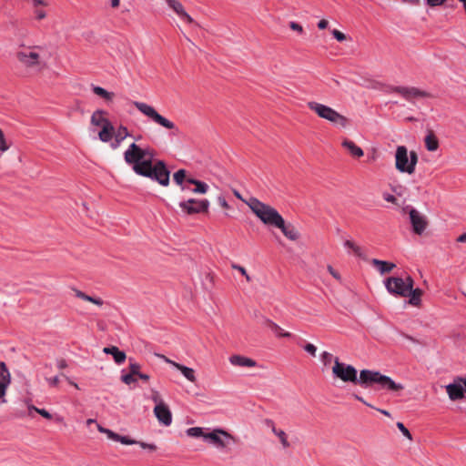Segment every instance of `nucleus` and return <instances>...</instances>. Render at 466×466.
<instances>
[{
	"instance_id": "nucleus-47",
	"label": "nucleus",
	"mask_w": 466,
	"mask_h": 466,
	"mask_svg": "<svg viewBox=\"0 0 466 466\" xmlns=\"http://www.w3.org/2000/svg\"><path fill=\"white\" fill-rule=\"evenodd\" d=\"M218 203L219 204V206L225 209H229L230 207L228 205V203L227 202L226 198L222 196H218Z\"/></svg>"
},
{
	"instance_id": "nucleus-39",
	"label": "nucleus",
	"mask_w": 466,
	"mask_h": 466,
	"mask_svg": "<svg viewBox=\"0 0 466 466\" xmlns=\"http://www.w3.org/2000/svg\"><path fill=\"white\" fill-rule=\"evenodd\" d=\"M136 375H133V374H125V375H122L121 376V380L127 384V385H130L131 383H134L137 381V379L135 378Z\"/></svg>"
},
{
	"instance_id": "nucleus-61",
	"label": "nucleus",
	"mask_w": 466,
	"mask_h": 466,
	"mask_svg": "<svg viewBox=\"0 0 466 466\" xmlns=\"http://www.w3.org/2000/svg\"><path fill=\"white\" fill-rule=\"evenodd\" d=\"M57 367L60 369V370H63V369H66L67 367V363L65 360H57Z\"/></svg>"
},
{
	"instance_id": "nucleus-63",
	"label": "nucleus",
	"mask_w": 466,
	"mask_h": 466,
	"mask_svg": "<svg viewBox=\"0 0 466 466\" xmlns=\"http://www.w3.org/2000/svg\"><path fill=\"white\" fill-rule=\"evenodd\" d=\"M139 379L143 380H149V376L147 374H144V373H141L139 372V374L137 375Z\"/></svg>"
},
{
	"instance_id": "nucleus-25",
	"label": "nucleus",
	"mask_w": 466,
	"mask_h": 466,
	"mask_svg": "<svg viewBox=\"0 0 466 466\" xmlns=\"http://www.w3.org/2000/svg\"><path fill=\"white\" fill-rule=\"evenodd\" d=\"M114 135L115 127L112 123H109L106 126L101 127V130L98 132V138L102 142L107 143L112 139Z\"/></svg>"
},
{
	"instance_id": "nucleus-16",
	"label": "nucleus",
	"mask_w": 466,
	"mask_h": 466,
	"mask_svg": "<svg viewBox=\"0 0 466 466\" xmlns=\"http://www.w3.org/2000/svg\"><path fill=\"white\" fill-rule=\"evenodd\" d=\"M17 59L25 66L31 67L39 64V55L35 52H18Z\"/></svg>"
},
{
	"instance_id": "nucleus-54",
	"label": "nucleus",
	"mask_w": 466,
	"mask_h": 466,
	"mask_svg": "<svg viewBox=\"0 0 466 466\" xmlns=\"http://www.w3.org/2000/svg\"><path fill=\"white\" fill-rule=\"evenodd\" d=\"M446 0H427V4L431 7L438 6L442 5Z\"/></svg>"
},
{
	"instance_id": "nucleus-15",
	"label": "nucleus",
	"mask_w": 466,
	"mask_h": 466,
	"mask_svg": "<svg viewBox=\"0 0 466 466\" xmlns=\"http://www.w3.org/2000/svg\"><path fill=\"white\" fill-rule=\"evenodd\" d=\"M265 423L271 429L272 433L279 439L284 449L290 447V443L288 440V434L283 430L277 428L274 421L271 420H266Z\"/></svg>"
},
{
	"instance_id": "nucleus-20",
	"label": "nucleus",
	"mask_w": 466,
	"mask_h": 466,
	"mask_svg": "<svg viewBox=\"0 0 466 466\" xmlns=\"http://www.w3.org/2000/svg\"><path fill=\"white\" fill-rule=\"evenodd\" d=\"M371 264L380 271L381 275L390 273L396 267V265L392 262L380 260L377 258H373L371 260Z\"/></svg>"
},
{
	"instance_id": "nucleus-59",
	"label": "nucleus",
	"mask_w": 466,
	"mask_h": 466,
	"mask_svg": "<svg viewBox=\"0 0 466 466\" xmlns=\"http://www.w3.org/2000/svg\"><path fill=\"white\" fill-rule=\"evenodd\" d=\"M139 445L143 449H148L150 451H155L157 449V447L154 444H147V443H145V442H139Z\"/></svg>"
},
{
	"instance_id": "nucleus-12",
	"label": "nucleus",
	"mask_w": 466,
	"mask_h": 466,
	"mask_svg": "<svg viewBox=\"0 0 466 466\" xmlns=\"http://www.w3.org/2000/svg\"><path fill=\"white\" fill-rule=\"evenodd\" d=\"M11 383V375L6 365L0 361V403H5V399L8 386Z\"/></svg>"
},
{
	"instance_id": "nucleus-11",
	"label": "nucleus",
	"mask_w": 466,
	"mask_h": 466,
	"mask_svg": "<svg viewBox=\"0 0 466 466\" xmlns=\"http://www.w3.org/2000/svg\"><path fill=\"white\" fill-rule=\"evenodd\" d=\"M387 290L390 294L398 295L400 297H408L409 289H406L404 279L398 277H390L385 281Z\"/></svg>"
},
{
	"instance_id": "nucleus-38",
	"label": "nucleus",
	"mask_w": 466,
	"mask_h": 466,
	"mask_svg": "<svg viewBox=\"0 0 466 466\" xmlns=\"http://www.w3.org/2000/svg\"><path fill=\"white\" fill-rule=\"evenodd\" d=\"M10 148V145H8L4 132L0 129V152L4 153Z\"/></svg>"
},
{
	"instance_id": "nucleus-28",
	"label": "nucleus",
	"mask_w": 466,
	"mask_h": 466,
	"mask_svg": "<svg viewBox=\"0 0 466 466\" xmlns=\"http://www.w3.org/2000/svg\"><path fill=\"white\" fill-rule=\"evenodd\" d=\"M174 368L178 370L184 375V377L187 380H189L190 382L194 383V382L197 381V378H196V375H195V370L192 368H188V367L184 366V365H182L180 363L174 364Z\"/></svg>"
},
{
	"instance_id": "nucleus-45",
	"label": "nucleus",
	"mask_w": 466,
	"mask_h": 466,
	"mask_svg": "<svg viewBox=\"0 0 466 466\" xmlns=\"http://www.w3.org/2000/svg\"><path fill=\"white\" fill-rule=\"evenodd\" d=\"M332 359H333L332 354L328 351H324L321 354V360H322V362L324 363V365H329L331 362Z\"/></svg>"
},
{
	"instance_id": "nucleus-51",
	"label": "nucleus",
	"mask_w": 466,
	"mask_h": 466,
	"mask_svg": "<svg viewBox=\"0 0 466 466\" xmlns=\"http://www.w3.org/2000/svg\"><path fill=\"white\" fill-rule=\"evenodd\" d=\"M383 198L385 201L387 202H390V203H392V204H395L397 205L398 204V199L395 196L393 195H390V194H384L383 195Z\"/></svg>"
},
{
	"instance_id": "nucleus-62",
	"label": "nucleus",
	"mask_w": 466,
	"mask_h": 466,
	"mask_svg": "<svg viewBox=\"0 0 466 466\" xmlns=\"http://www.w3.org/2000/svg\"><path fill=\"white\" fill-rule=\"evenodd\" d=\"M233 194H234V196H235L236 198H238V199H240L241 201H243V202H245V203L247 204V201H248V200H245V199L242 198L241 194H240L238 190L233 189Z\"/></svg>"
},
{
	"instance_id": "nucleus-17",
	"label": "nucleus",
	"mask_w": 466,
	"mask_h": 466,
	"mask_svg": "<svg viewBox=\"0 0 466 466\" xmlns=\"http://www.w3.org/2000/svg\"><path fill=\"white\" fill-rule=\"evenodd\" d=\"M276 228H279L284 236L290 240L294 241L299 238V233L296 228L290 223L287 224L283 218Z\"/></svg>"
},
{
	"instance_id": "nucleus-50",
	"label": "nucleus",
	"mask_w": 466,
	"mask_h": 466,
	"mask_svg": "<svg viewBox=\"0 0 466 466\" xmlns=\"http://www.w3.org/2000/svg\"><path fill=\"white\" fill-rule=\"evenodd\" d=\"M35 14L36 19L38 20H42L46 16V13L43 9H40L39 7L35 8Z\"/></svg>"
},
{
	"instance_id": "nucleus-5",
	"label": "nucleus",
	"mask_w": 466,
	"mask_h": 466,
	"mask_svg": "<svg viewBox=\"0 0 466 466\" xmlns=\"http://www.w3.org/2000/svg\"><path fill=\"white\" fill-rule=\"evenodd\" d=\"M307 105L308 107L320 118L326 119L332 124L339 125L341 127H346L349 124V120L346 116L326 105L315 101H309Z\"/></svg>"
},
{
	"instance_id": "nucleus-8",
	"label": "nucleus",
	"mask_w": 466,
	"mask_h": 466,
	"mask_svg": "<svg viewBox=\"0 0 466 466\" xmlns=\"http://www.w3.org/2000/svg\"><path fill=\"white\" fill-rule=\"evenodd\" d=\"M179 208L187 215L207 213L209 208L208 199L189 198L179 203Z\"/></svg>"
},
{
	"instance_id": "nucleus-24",
	"label": "nucleus",
	"mask_w": 466,
	"mask_h": 466,
	"mask_svg": "<svg viewBox=\"0 0 466 466\" xmlns=\"http://www.w3.org/2000/svg\"><path fill=\"white\" fill-rule=\"evenodd\" d=\"M189 178L190 177L187 176V171L185 169H178L173 175L174 182L180 187L182 192L186 191V182H187Z\"/></svg>"
},
{
	"instance_id": "nucleus-43",
	"label": "nucleus",
	"mask_w": 466,
	"mask_h": 466,
	"mask_svg": "<svg viewBox=\"0 0 466 466\" xmlns=\"http://www.w3.org/2000/svg\"><path fill=\"white\" fill-rule=\"evenodd\" d=\"M397 427L406 438L409 440L412 439L410 432L402 422H397Z\"/></svg>"
},
{
	"instance_id": "nucleus-7",
	"label": "nucleus",
	"mask_w": 466,
	"mask_h": 466,
	"mask_svg": "<svg viewBox=\"0 0 466 466\" xmlns=\"http://www.w3.org/2000/svg\"><path fill=\"white\" fill-rule=\"evenodd\" d=\"M385 92L396 93L401 96L405 100L413 103L416 98L430 97L431 95L421 89L415 86H386Z\"/></svg>"
},
{
	"instance_id": "nucleus-46",
	"label": "nucleus",
	"mask_w": 466,
	"mask_h": 466,
	"mask_svg": "<svg viewBox=\"0 0 466 466\" xmlns=\"http://www.w3.org/2000/svg\"><path fill=\"white\" fill-rule=\"evenodd\" d=\"M304 350L313 357L316 355L317 348L311 343L306 344Z\"/></svg>"
},
{
	"instance_id": "nucleus-35",
	"label": "nucleus",
	"mask_w": 466,
	"mask_h": 466,
	"mask_svg": "<svg viewBox=\"0 0 466 466\" xmlns=\"http://www.w3.org/2000/svg\"><path fill=\"white\" fill-rule=\"evenodd\" d=\"M187 433L190 437H195V438L203 437L204 439H205V435L207 434L204 432L203 429L200 427L189 428L187 431Z\"/></svg>"
},
{
	"instance_id": "nucleus-33",
	"label": "nucleus",
	"mask_w": 466,
	"mask_h": 466,
	"mask_svg": "<svg viewBox=\"0 0 466 466\" xmlns=\"http://www.w3.org/2000/svg\"><path fill=\"white\" fill-rule=\"evenodd\" d=\"M128 136H129L128 129L124 126H120L116 134V142L117 144H120Z\"/></svg>"
},
{
	"instance_id": "nucleus-56",
	"label": "nucleus",
	"mask_w": 466,
	"mask_h": 466,
	"mask_svg": "<svg viewBox=\"0 0 466 466\" xmlns=\"http://www.w3.org/2000/svg\"><path fill=\"white\" fill-rule=\"evenodd\" d=\"M329 25V22L328 20L326 19H322L320 20L319 23H318V27L320 29V30H323V29H326Z\"/></svg>"
},
{
	"instance_id": "nucleus-42",
	"label": "nucleus",
	"mask_w": 466,
	"mask_h": 466,
	"mask_svg": "<svg viewBox=\"0 0 466 466\" xmlns=\"http://www.w3.org/2000/svg\"><path fill=\"white\" fill-rule=\"evenodd\" d=\"M232 268L238 270L241 273V275H243L246 278L247 281L249 282L251 280V278L248 274L246 268H243L242 266L232 264Z\"/></svg>"
},
{
	"instance_id": "nucleus-26",
	"label": "nucleus",
	"mask_w": 466,
	"mask_h": 466,
	"mask_svg": "<svg viewBox=\"0 0 466 466\" xmlns=\"http://www.w3.org/2000/svg\"><path fill=\"white\" fill-rule=\"evenodd\" d=\"M425 147L429 151H436L439 148V140L432 130H430L424 139Z\"/></svg>"
},
{
	"instance_id": "nucleus-10",
	"label": "nucleus",
	"mask_w": 466,
	"mask_h": 466,
	"mask_svg": "<svg viewBox=\"0 0 466 466\" xmlns=\"http://www.w3.org/2000/svg\"><path fill=\"white\" fill-rule=\"evenodd\" d=\"M205 440H208L218 448L223 449L228 445V440L234 441V437L224 430L216 429L208 432L205 435Z\"/></svg>"
},
{
	"instance_id": "nucleus-18",
	"label": "nucleus",
	"mask_w": 466,
	"mask_h": 466,
	"mask_svg": "<svg viewBox=\"0 0 466 466\" xmlns=\"http://www.w3.org/2000/svg\"><path fill=\"white\" fill-rule=\"evenodd\" d=\"M107 112L103 109H96L90 117V123L94 127H102L111 123L106 117Z\"/></svg>"
},
{
	"instance_id": "nucleus-44",
	"label": "nucleus",
	"mask_w": 466,
	"mask_h": 466,
	"mask_svg": "<svg viewBox=\"0 0 466 466\" xmlns=\"http://www.w3.org/2000/svg\"><path fill=\"white\" fill-rule=\"evenodd\" d=\"M129 373L130 374H133V375H137L139 374V370H140V365L137 362H130L129 364Z\"/></svg>"
},
{
	"instance_id": "nucleus-22",
	"label": "nucleus",
	"mask_w": 466,
	"mask_h": 466,
	"mask_svg": "<svg viewBox=\"0 0 466 466\" xmlns=\"http://www.w3.org/2000/svg\"><path fill=\"white\" fill-rule=\"evenodd\" d=\"M342 147L346 148L354 157H361L364 155L363 150L350 139H344L342 141Z\"/></svg>"
},
{
	"instance_id": "nucleus-53",
	"label": "nucleus",
	"mask_w": 466,
	"mask_h": 466,
	"mask_svg": "<svg viewBox=\"0 0 466 466\" xmlns=\"http://www.w3.org/2000/svg\"><path fill=\"white\" fill-rule=\"evenodd\" d=\"M32 4L34 8L39 7V6H46L48 4L46 0H32Z\"/></svg>"
},
{
	"instance_id": "nucleus-27",
	"label": "nucleus",
	"mask_w": 466,
	"mask_h": 466,
	"mask_svg": "<svg viewBox=\"0 0 466 466\" xmlns=\"http://www.w3.org/2000/svg\"><path fill=\"white\" fill-rule=\"evenodd\" d=\"M187 182L195 186V187L191 189V192L194 194H206L208 191L209 187L205 182H202L195 178H189Z\"/></svg>"
},
{
	"instance_id": "nucleus-55",
	"label": "nucleus",
	"mask_w": 466,
	"mask_h": 466,
	"mask_svg": "<svg viewBox=\"0 0 466 466\" xmlns=\"http://www.w3.org/2000/svg\"><path fill=\"white\" fill-rule=\"evenodd\" d=\"M180 18L184 19L185 21H187V23L189 24H192L194 23V19L186 12L184 11L180 15H179Z\"/></svg>"
},
{
	"instance_id": "nucleus-58",
	"label": "nucleus",
	"mask_w": 466,
	"mask_h": 466,
	"mask_svg": "<svg viewBox=\"0 0 466 466\" xmlns=\"http://www.w3.org/2000/svg\"><path fill=\"white\" fill-rule=\"evenodd\" d=\"M157 357H158V358H160V359H162L165 362H167V363H168V364L172 365L173 367H174V364H177V362H176V361H174V360H172L168 359L167 357H166V356H164V355H160V354H158V355H157Z\"/></svg>"
},
{
	"instance_id": "nucleus-14",
	"label": "nucleus",
	"mask_w": 466,
	"mask_h": 466,
	"mask_svg": "<svg viewBox=\"0 0 466 466\" xmlns=\"http://www.w3.org/2000/svg\"><path fill=\"white\" fill-rule=\"evenodd\" d=\"M154 414L161 424L169 426L172 423V413L167 404L155 406Z\"/></svg>"
},
{
	"instance_id": "nucleus-23",
	"label": "nucleus",
	"mask_w": 466,
	"mask_h": 466,
	"mask_svg": "<svg viewBox=\"0 0 466 466\" xmlns=\"http://www.w3.org/2000/svg\"><path fill=\"white\" fill-rule=\"evenodd\" d=\"M72 291L74 292V294L76 298H78L82 300L93 303L98 307H101L104 304L103 299L100 298L89 296V295L86 294L85 292H83L77 289H75V288L72 289Z\"/></svg>"
},
{
	"instance_id": "nucleus-60",
	"label": "nucleus",
	"mask_w": 466,
	"mask_h": 466,
	"mask_svg": "<svg viewBox=\"0 0 466 466\" xmlns=\"http://www.w3.org/2000/svg\"><path fill=\"white\" fill-rule=\"evenodd\" d=\"M50 386H57L59 383V378L57 376L47 380Z\"/></svg>"
},
{
	"instance_id": "nucleus-2",
	"label": "nucleus",
	"mask_w": 466,
	"mask_h": 466,
	"mask_svg": "<svg viewBox=\"0 0 466 466\" xmlns=\"http://www.w3.org/2000/svg\"><path fill=\"white\" fill-rule=\"evenodd\" d=\"M332 373L344 382H352L354 384H359L363 388L378 384L380 389L392 391H400L404 389L401 384L394 382L390 377L382 375L380 372L375 370H360V377L358 378L357 370L351 365L340 362L338 358L334 360Z\"/></svg>"
},
{
	"instance_id": "nucleus-6",
	"label": "nucleus",
	"mask_w": 466,
	"mask_h": 466,
	"mask_svg": "<svg viewBox=\"0 0 466 466\" xmlns=\"http://www.w3.org/2000/svg\"><path fill=\"white\" fill-rule=\"evenodd\" d=\"M133 105L137 108V110H139L143 115L147 116L156 124L167 129L176 128V125L172 121L158 114L157 111L150 105L138 101H134Z\"/></svg>"
},
{
	"instance_id": "nucleus-1",
	"label": "nucleus",
	"mask_w": 466,
	"mask_h": 466,
	"mask_svg": "<svg viewBox=\"0 0 466 466\" xmlns=\"http://www.w3.org/2000/svg\"><path fill=\"white\" fill-rule=\"evenodd\" d=\"M154 155L155 152L152 148H142L136 143H132L124 152V159L127 165L132 167L136 174L149 177L161 186L167 187L170 173L163 161L157 160L153 163Z\"/></svg>"
},
{
	"instance_id": "nucleus-36",
	"label": "nucleus",
	"mask_w": 466,
	"mask_h": 466,
	"mask_svg": "<svg viewBox=\"0 0 466 466\" xmlns=\"http://www.w3.org/2000/svg\"><path fill=\"white\" fill-rule=\"evenodd\" d=\"M344 246L350 249H351L354 254L360 258L362 257V252H361V248L356 245L353 241L351 240H346L345 243H344Z\"/></svg>"
},
{
	"instance_id": "nucleus-31",
	"label": "nucleus",
	"mask_w": 466,
	"mask_h": 466,
	"mask_svg": "<svg viewBox=\"0 0 466 466\" xmlns=\"http://www.w3.org/2000/svg\"><path fill=\"white\" fill-rule=\"evenodd\" d=\"M266 323L272 331L278 334V336L283 338H289L291 336L289 332H284L283 329L278 324L271 321L270 319H268Z\"/></svg>"
},
{
	"instance_id": "nucleus-3",
	"label": "nucleus",
	"mask_w": 466,
	"mask_h": 466,
	"mask_svg": "<svg viewBox=\"0 0 466 466\" xmlns=\"http://www.w3.org/2000/svg\"><path fill=\"white\" fill-rule=\"evenodd\" d=\"M247 205L265 225L277 227L282 218L277 209L256 198H250Z\"/></svg>"
},
{
	"instance_id": "nucleus-19",
	"label": "nucleus",
	"mask_w": 466,
	"mask_h": 466,
	"mask_svg": "<svg viewBox=\"0 0 466 466\" xmlns=\"http://www.w3.org/2000/svg\"><path fill=\"white\" fill-rule=\"evenodd\" d=\"M229 361L232 365L239 367H255L257 364L252 359L241 355L231 356Z\"/></svg>"
},
{
	"instance_id": "nucleus-57",
	"label": "nucleus",
	"mask_w": 466,
	"mask_h": 466,
	"mask_svg": "<svg viewBox=\"0 0 466 466\" xmlns=\"http://www.w3.org/2000/svg\"><path fill=\"white\" fill-rule=\"evenodd\" d=\"M328 270L336 279H340V275L331 266H328Z\"/></svg>"
},
{
	"instance_id": "nucleus-64",
	"label": "nucleus",
	"mask_w": 466,
	"mask_h": 466,
	"mask_svg": "<svg viewBox=\"0 0 466 466\" xmlns=\"http://www.w3.org/2000/svg\"><path fill=\"white\" fill-rule=\"evenodd\" d=\"M458 242H466V232L457 238Z\"/></svg>"
},
{
	"instance_id": "nucleus-34",
	"label": "nucleus",
	"mask_w": 466,
	"mask_h": 466,
	"mask_svg": "<svg viewBox=\"0 0 466 466\" xmlns=\"http://www.w3.org/2000/svg\"><path fill=\"white\" fill-rule=\"evenodd\" d=\"M111 440H113L115 441H119L125 445H131V444L137 443L136 441L129 439L127 436H121L115 432H114V434H112Z\"/></svg>"
},
{
	"instance_id": "nucleus-52",
	"label": "nucleus",
	"mask_w": 466,
	"mask_h": 466,
	"mask_svg": "<svg viewBox=\"0 0 466 466\" xmlns=\"http://www.w3.org/2000/svg\"><path fill=\"white\" fill-rule=\"evenodd\" d=\"M289 27H290L293 31H297V32H299V33H300V34H302V33H303V28H302V26H301L299 24L296 23V22H290V23H289Z\"/></svg>"
},
{
	"instance_id": "nucleus-9",
	"label": "nucleus",
	"mask_w": 466,
	"mask_h": 466,
	"mask_svg": "<svg viewBox=\"0 0 466 466\" xmlns=\"http://www.w3.org/2000/svg\"><path fill=\"white\" fill-rule=\"evenodd\" d=\"M445 389L451 400H462L466 393V378L456 377Z\"/></svg>"
},
{
	"instance_id": "nucleus-37",
	"label": "nucleus",
	"mask_w": 466,
	"mask_h": 466,
	"mask_svg": "<svg viewBox=\"0 0 466 466\" xmlns=\"http://www.w3.org/2000/svg\"><path fill=\"white\" fill-rule=\"evenodd\" d=\"M151 400L156 403V406L166 404L163 401L160 393L156 390H151Z\"/></svg>"
},
{
	"instance_id": "nucleus-30",
	"label": "nucleus",
	"mask_w": 466,
	"mask_h": 466,
	"mask_svg": "<svg viewBox=\"0 0 466 466\" xmlns=\"http://www.w3.org/2000/svg\"><path fill=\"white\" fill-rule=\"evenodd\" d=\"M423 294V291L420 289H411L410 293L408 297H410V304L413 306H418L420 303V298Z\"/></svg>"
},
{
	"instance_id": "nucleus-4",
	"label": "nucleus",
	"mask_w": 466,
	"mask_h": 466,
	"mask_svg": "<svg viewBox=\"0 0 466 466\" xmlns=\"http://www.w3.org/2000/svg\"><path fill=\"white\" fill-rule=\"evenodd\" d=\"M418 160L419 157L415 151H410L409 154L406 147H397L395 152V167L399 172L412 175L415 172Z\"/></svg>"
},
{
	"instance_id": "nucleus-40",
	"label": "nucleus",
	"mask_w": 466,
	"mask_h": 466,
	"mask_svg": "<svg viewBox=\"0 0 466 466\" xmlns=\"http://www.w3.org/2000/svg\"><path fill=\"white\" fill-rule=\"evenodd\" d=\"M29 409L35 410V412H37L46 419L50 420L52 418V415L46 410L38 409L35 406H29Z\"/></svg>"
},
{
	"instance_id": "nucleus-21",
	"label": "nucleus",
	"mask_w": 466,
	"mask_h": 466,
	"mask_svg": "<svg viewBox=\"0 0 466 466\" xmlns=\"http://www.w3.org/2000/svg\"><path fill=\"white\" fill-rule=\"evenodd\" d=\"M103 351L106 354L112 355L116 363L117 364H122L127 359L126 353L124 351L119 350V349L116 346L106 347L104 348Z\"/></svg>"
},
{
	"instance_id": "nucleus-29",
	"label": "nucleus",
	"mask_w": 466,
	"mask_h": 466,
	"mask_svg": "<svg viewBox=\"0 0 466 466\" xmlns=\"http://www.w3.org/2000/svg\"><path fill=\"white\" fill-rule=\"evenodd\" d=\"M92 91L96 96L102 97L106 103L112 102L115 97V94L113 92H109L101 86H93Z\"/></svg>"
},
{
	"instance_id": "nucleus-41",
	"label": "nucleus",
	"mask_w": 466,
	"mask_h": 466,
	"mask_svg": "<svg viewBox=\"0 0 466 466\" xmlns=\"http://www.w3.org/2000/svg\"><path fill=\"white\" fill-rule=\"evenodd\" d=\"M331 33H332L334 38L336 40H338L339 42H343L348 39L347 35L344 33H342L337 29H333Z\"/></svg>"
},
{
	"instance_id": "nucleus-32",
	"label": "nucleus",
	"mask_w": 466,
	"mask_h": 466,
	"mask_svg": "<svg viewBox=\"0 0 466 466\" xmlns=\"http://www.w3.org/2000/svg\"><path fill=\"white\" fill-rule=\"evenodd\" d=\"M167 5L179 16L184 11L183 5L178 0H166Z\"/></svg>"
},
{
	"instance_id": "nucleus-13",
	"label": "nucleus",
	"mask_w": 466,
	"mask_h": 466,
	"mask_svg": "<svg viewBox=\"0 0 466 466\" xmlns=\"http://www.w3.org/2000/svg\"><path fill=\"white\" fill-rule=\"evenodd\" d=\"M410 223L416 234L420 235L427 227V220L418 210L411 208L410 211Z\"/></svg>"
},
{
	"instance_id": "nucleus-48",
	"label": "nucleus",
	"mask_w": 466,
	"mask_h": 466,
	"mask_svg": "<svg viewBox=\"0 0 466 466\" xmlns=\"http://www.w3.org/2000/svg\"><path fill=\"white\" fill-rule=\"evenodd\" d=\"M405 287L409 289V293H410L411 289H413L414 281L411 277L408 276L404 279Z\"/></svg>"
},
{
	"instance_id": "nucleus-49",
	"label": "nucleus",
	"mask_w": 466,
	"mask_h": 466,
	"mask_svg": "<svg viewBox=\"0 0 466 466\" xmlns=\"http://www.w3.org/2000/svg\"><path fill=\"white\" fill-rule=\"evenodd\" d=\"M97 430L99 432L101 433H105L106 434V436L111 440L112 439V434H114V431H112L111 430H108L106 428H104L102 427L101 425L97 424Z\"/></svg>"
}]
</instances>
